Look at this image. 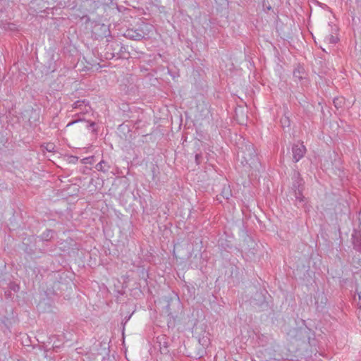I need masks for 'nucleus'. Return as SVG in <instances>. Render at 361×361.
Here are the masks:
<instances>
[{"label": "nucleus", "mask_w": 361, "mask_h": 361, "mask_svg": "<svg viewBox=\"0 0 361 361\" xmlns=\"http://www.w3.org/2000/svg\"><path fill=\"white\" fill-rule=\"evenodd\" d=\"M293 184L290 191V198L295 202V204L298 207H305L307 199L303 195L304 181L300 177V174L298 171H294L292 177Z\"/></svg>", "instance_id": "1"}, {"label": "nucleus", "mask_w": 361, "mask_h": 361, "mask_svg": "<svg viewBox=\"0 0 361 361\" xmlns=\"http://www.w3.org/2000/svg\"><path fill=\"white\" fill-rule=\"evenodd\" d=\"M238 156L247 162L252 161L256 157V152L254 149V145L252 143H247L244 147L239 149Z\"/></svg>", "instance_id": "2"}, {"label": "nucleus", "mask_w": 361, "mask_h": 361, "mask_svg": "<svg viewBox=\"0 0 361 361\" xmlns=\"http://www.w3.org/2000/svg\"><path fill=\"white\" fill-rule=\"evenodd\" d=\"M121 49H126L122 43L118 41H114L106 45V55H109L110 58L121 56Z\"/></svg>", "instance_id": "3"}, {"label": "nucleus", "mask_w": 361, "mask_h": 361, "mask_svg": "<svg viewBox=\"0 0 361 361\" xmlns=\"http://www.w3.org/2000/svg\"><path fill=\"white\" fill-rule=\"evenodd\" d=\"M293 159L294 162L299 161L306 153V147L303 142H298L292 147Z\"/></svg>", "instance_id": "4"}, {"label": "nucleus", "mask_w": 361, "mask_h": 361, "mask_svg": "<svg viewBox=\"0 0 361 361\" xmlns=\"http://www.w3.org/2000/svg\"><path fill=\"white\" fill-rule=\"evenodd\" d=\"M208 334L205 332L202 337H199L198 342L201 345L196 355L193 356L195 358H201L205 353V349L210 345V339L207 336ZM192 357V355H191Z\"/></svg>", "instance_id": "5"}, {"label": "nucleus", "mask_w": 361, "mask_h": 361, "mask_svg": "<svg viewBox=\"0 0 361 361\" xmlns=\"http://www.w3.org/2000/svg\"><path fill=\"white\" fill-rule=\"evenodd\" d=\"M109 32V29L105 24H96L92 28V34L97 39L106 37Z\"/></svg>", "instance_id": "6"}, {"label": "nucleus", "mask_w": 361, "mask_h": 361, "mask_svg": "<svg viewBox=\"0 0 361 361\" xmlns=\"http://www.w3.org/2000/svg\"><path fill=\"white\" fill-rule=\"evenodd\" d=\"M157 342L159 344L161 353L167 355L169 353V338L165 335H161L157 338Z\"/></svg>", "instance_id": "7"}, {"label": "nucleus", "mask_w": 361, "mask_h": 361, "mask_svg": "<svg viewBox=\"0 0 361 361\" xmlns=\"http://www.w3.org/2000/svg\"><path fill=\"white\" fill-rule=\"evenodd\" d=\"M124 36L132 40H141L145 36V33L140 29H128L124 33Z\"/></svg>", "instance_id": "8"}, {"label": "nucleus", "mask_w": 361, "mask_h": 361, "mask_svg": "<svg viewBox=\"0 0 361 361\" xmlns=\"http://www.w3.org/2000/svg\"><path fill=\"white\" fill-rule=\"evenodd\" d=\"M351 239L354 248L359 252V254L355 256L354 259H357L360 265H361V237L355 233L352 235Z\"/></svg>", "instance_id": "9"}, {"label": "nucleus", "mask_w": 361, "mask_h": 361, "mask_svg": "<svg viewBox=\"0 0 361 361\" xmlns=\"http://www.w3.org/2000/svg\"><path fill=\"white\" fill-rule=\"evenodd\" d=\"M78 122L82 123V125H83L84 128H86L87 129H92V132H94V133L97 132V130L94 128V126H95V123L94 122L85 121V119L81 118V117H79L78 118L75 119V120L69 122L66 125V128L73 125L74 123H78Z\"/></svg>", "instance_id": "10"}, {"label": "nucleus", "mask_w": 361, "mask_h": 361, "mask_svg": "<svg viewBox=\"0 0 361 361\" xmlns=\"http://www.w3.org/2000/svg\"><path fill=\"white\" fill-rule=\"evenodd\" d=\"M72 106L73 109L80 110V114H82L85 112H87L88 109L90 108L85 100H78L73 104Z\"/></svg>", "instance_id": "11"}, {"label": "nucleus", "mask_w": 361, "mask_h": 361, "mask_svg": "<svg viewBox=\"0 0 361 361\" xmlns=\"http://www.w3.org/2000/svg\"><path fill=\"white\" fill-rule=\"evenodd\" d=\"M293 77L298 80H301L305 78V72L303 67L298 66L293 71Z\"/></svg>", "instance_id": "12"}, {"label": "nucleus", "mask_w": 361, "mask_h": 361, "mask_svg": "<svg viewBox=\"0 0 361 361\" xmlns=\"http://www.w3.org/2000/svg\"><path fill=\"white\" fill-rule=\"evenodd\" d=\"M110 166L108 165L107 162H106L104 160H102L98 164H96L95 169L99 171L104 173L108 172Z\"/></svg>", "instance_id": "13"}, {"label": "nucleus", "mask_w": 361, "mask_h": 361, "mask_svg": "<svg viewBox=\"0 0 361 361\" xmlns=\"http://www.w3.org/2000/svg\"><path fill=\"white\" fill-rule=\"evenodd\" d=\"M54 231L51 229L46 230L40 236V238L43 241H48L53 238Z\"/></svg>", "instance_id": "14"}, {"label": "nucleus", "mask_w": 361, "mask_h": 361, "mask_svg": "<svg viewBox=\"0 0 361 361\" xmlns=\"http://www.w3.org/2000/svg\"><path fill=\"white\" fill-rule=\"evenodd\" d=\"M333 103L334 104V106L338 109L341 108L343 104H345V99L342 97H336L334 99Z\"/></svg>", "instance_id": "15"}, {"label": "nucleus", "mask_w": 361, "mask_h": 361, "mask_svg": "<svg viewBox=\"0 0 361 361\" xmlns=\"http://www.w3.org/2000/svg\"><path fill=\"white\" fill-rule=\"evenodd\" d=\"M221 195L226 199V200H228L229 197L231 196V190L229 189V188H224L222 191H221Z\"/></svg>", "instance_id": "16"}, {"label": "nucleus", "mask_w": 361, "mask_h": 361, "mask_svg": "<svg viewBox=\"0 0 361 361\" xmlns=\"http://www.w3.org/2000/svg\"><path fill=\"white\" fill-rule=\"evenodd\" d=\"M338 38L333 35H329L325 37V41L329 44H336L337 42Z\"/></svg>", "instance_id": "17"}, {"label": "nucleus", "mask_w": 361, "mask_h": 361, "mask_svg": "<svg viewBox=\"0 0 361 361\" xmlns=\"http://www.w3.org/2000/svg\"><path fill=\"white\" fill-rule=\"evenodd\" d=\"M281 123L283 128H284L286 126H287V127L290 126V123L289 118L286 116L281 119Z\"/></svg>", "instance_id": "18"}, {"label": "nucleus", "mask_w": 361, "mask_h": 361, "mask_svg": "<svg viewBox=\"0 0 361 361\" xmlns=\"http://www.w3.org/2000/svg\"><path fill=\"white\" fill-rule=\"evenodd\" d=\"M8 286H9V288L11 290H13V292H16V293H17L20 289L19 285L14 282L10 283Z\"/></svg>", "instance_id": "19"}, {"label": "nucleus", "mask_w": 361, "mask_h": 361, "mask_svg": "<svg viewBox=\"0 0 361 361\" xmlns=\"http://www.w3.org/2000/svg\"><path fill=\"white\" fill-rule=\"evenodd\" d=\"M44 148L49 152L55 151V145L53 143H47Z\"/></svg>", "instance_id": "20"}, {"label": "nucleus", "mask_w": 361, "mask_h": 361, "mask_svg": "<svg viewBox=\"0 0 361 361\" xmlns=\"http://www.w3.org/2000/svg\"><path fill=\"white\" fill-rule=\"evenodd\" d=\"M165 313L167 314V315L170 317H173V313L171 312V310H170V304L168 303L165 307V311H164Z\"/></svg>", "instance_id": "21"}, {"label": "nucleus", "mask_w": 361, "mask_h": 361, "mask_svg": "<svg viewBox=\"0 0 361 361\" xmlns=\"http://www.w3.org/2000/svg\"><path fill=\"white\" fill-rule=\"evenodd\" d=\"M126 52V49H121V56H117L118 58H126L125 53Z\"/></svg>", "instance_id": "22"}, {"label": "nucleus", "mask_w": 361, "mask_h": 361, "mask_svg": "<svg viewBox=\"0 0 361 361\" xmlns=\"http://www.w3.org/2000/svg\"><path fill=\"white\" fill-rule=\"evenodd\" d=\"M200 158H202V155H201V154H197L195 155V161H196V163H197V164H200V162H199V159H200Z\"/></svg>", "instance_id": "23"}, {"label": "nucleus", "mask_w": 361, "mask_h": 361, "mask_svg": "<svg viewBox=\"0 0 361 361\" xmlns=\"http://www.w3.org/2000/svg\"><path fill=\"white\" fill-rule=\"evenodd\" d=\"M216 4H223L226 0H214Z\"/></svg>", "instance_id": "24"}, {"label": "nucleus", "mask_w": 361, "mask_h": 361, "mask_svg": "<svg viewBox=\"0 0 361 361\" xmlns=\"http://www.w3.org/2000/svg\"><path fill=\"white\" fill-rule=\"evenodd\" d=\"M130 318V315L128 317L125 318V324L128 322V320Z\"/></svg>", "instance_id": "25"}]
</instances>
